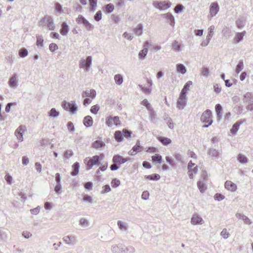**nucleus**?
Masks as SVG:
<instances>
[{
	"instance_id": "f8f14e48",
	"label": "nucleus",
	"mask_w": 253,
	"mask_h": 253,
	"mask_svg": "<svg viewBox=\"0 0 253 253\" xmlns=\"http://www.w3.org/2000/svg\"><path fill=\"white\" fill-rule=\"evenodd\" d=\"M100 157L99 156L96 155L93 156L90 160L88 162L86 167L87 169H92L93 166L100 164Z\"/></svg>"
},
{
	"instance_id": "39448f33",
	"label": "nucleus",
	"mask_w": 253,
	"mask_h": 253,
	"mask_svg": "<svg viewBox=\"0 0 253 253\" xmlns=\"http://www.w3.org/2000/svg\"><path fill=\"white\" fill-rule=\"evenodd\" d=\"M78 24H82L88 31L94 29V26L90 24L83 16L80 15L76 19Z\"/></svg>"
},
{
	"instance_id": "0e129e2a",
	"label": "nucleus",
	"mask_w": 253,
	"mask_h": 253,
	"mask_svg": "<svg viewBox=\"0 0 253 253\" xmlns=\"http://www.w3.org/2000/svg\"><path fill=\"white\" fill-rule=\"evenodd\" d=\"M56 11L59 14L63 12L61 4L58 2H56L55 4Z\"/></svg>"
},
{
	"instance_id": "6ab92c4d",
	"label": "nucleus",
	"mask_w": 253,
	"mask_h": 253,
	"mask_svg": "<svg viewBox=\"0 0 253 253\" xmlns=\"http://www.w3.org/2000/svg\"><path fill=\"white\" fill-rule=\"evenodd\" d=\"M69 31V27L67 23L64 22L61 24V28L60 30V34L63 36H67Z\"/></svg>"
},
{
	"instance_id": "3c124183",
	"label": "nucleus",
	"mask_w": 253,
	"mask_h": 253,
	"mask_svg": "<svg viewBox=\"0 0 253 253\" xmlns=\"http://www.w3.org/2000/svg\"><path fill=\"white\" fill-rule=\"evenodd\" d=\"M238 160L241 163H245L247 162L248 159L245 156H244L242 154H239L238 157Z\"/></svg>"
},
{
	"instance_id": "f03ea898",
	"label": "nucleus",
	"mask_w": 253,
	"mask_h": 253,
	"mask_svg": "<svg viewBox=\"0 0 253 253\" xmlns=\"http://www.w3.org/2000/svg\"><path fill=\"white\" fill-rule=\"evenodd\" d=\"M211 111L208 109L204 111L202 114L201 121L202 123L205 124L203 126V127H208L212 124L213 121L211 118Z\"/></svg>"
},
{
	"instance_id": "9b49d317",
	"label": "nucleus",
	"mask_w": 253,
	"mask_h": 253,
	"mask_svg": "<svg viewBox=\"0 0 253 253\" xmlns=\"http://www.w3.org/2000/svg\"><path fill=\"white\" fill-rule=\"evenodd\" d=\"M25 131V126L22 125L20 126L15 130V135L19 142L23 140V134Z\"/></svg>"
},
{
	"instance_id": "4c0bfd02",
	"label": "nucleus",
	"mask_w": 253,
	"mask_h": 253,
	"mask_svg": "<svg viewBox=\"0 0 253 253\" xmlns=\"http://www.w3.org/2000/svg\"><path fill=\"white\" fill-rule=\"evenodd\" d=\"M148 51V49L146 47H145L143 49L141 50L138 54L139 58L142 60L144 59L147 54Z\"/></svg>"
},
{
	"instance_id": "ddd939ff",
	"label": "nucleus",
	"mask_w": 253,
	"mask_h": 253,
	"mask_svg": "<svg viewBox=\"0 0 253 253\" xmlns=\"http://www.w3.org/2000/svg\"><path fill=\"white\" fill-rule=\"evenodd\" d=\"M64 242L69 245H74L76 243V238L74 236H66L63 237Z\"/></svg>"
},
{
	"instance_id": "4d7b16f0",
	"label": "nucleus",
	"mask_w": 253,
	"mask_h": 253,
	"mask_svg": "<svg viewBox=\"0 0 253 253\" xmlns=\"http://www.w3.org/2000/svg\"><path fill=\"white\" fill-rule=\"evenodd\" d=\"M229 235L226 228L223 229L220 233V235L225 239H227L229 237Z\"/></svg>"
},
{
	"instance_id": "864d4df0",
	"label": "nucleus",
	"mask_w": 253,
	"mask_h": 253,
	"mask_svg": "<svg viewBox=\"0 0 253 253\" xmlns=\"http://www.w3.org/2000/svg\"><path fill=\"white\" fill-rule=\"evenodd\" d=\"M139 87L141 89V90L145 94H150L151 91V89L149 87H146L143 86L142 85L139 84Z\"/></svg>"
},
{
	"instance_id": "ea45409f",
	"label": "nucleus",
	"mask_w": 253,
	"mask_h": 253,
	"mask_svg": "<svg viewBox=\"0 0 253 253\" xmlns=\"http://www.w3.org/2000/svg\"><path fill=\"white\" fill-rule=\"evenodd\" d=\"M115 138L118 142H121L123 139V133L121 131H116L115 133Z\"/></svg>"
},
{
	"instance_id": "c756f323",
	"label": "nucleus",
	"mask_w": 253,
	"mask_h": 253,
	"mask_svg": "<svg viewBox=\"0 0 253 253\" xmlns=\"http://www.w3.org/2000/svg\"><path fill=\"white\" fill-rule=\"evenodd\" d=\"M198 172L197 166L188 169V174L190 179H193L194 174H196Z\"/></svg>"
},
{
	"instance_id": "a211bd4d",
	"label": "nucleus",
	"mask_w": 253,
	"mask_h": 253,
	"mask_svg": "<svg viewBox=\"0 0 253 253\" xmlns=\"http://www.w3.org/2000/svg\"><path fill=\"white\" fill-rule=\"evenodd\" d=\"M96 91L94 89H90V90H85L82 93V97H91L92 98H95L96 96Z\"/></svg>"
},
{
	"instance_id": "052dcab7",
	"label": "nucleus",
	"mask_w": 253,
	"mask_h": 253,
	"mask_svg": "<svg viewBox=\"0 0 253 253\" xmlns=\"http://www.w3.org/2000/svg\"><path fill=\"white\" fill-rule=\"evenodd\" d=\"M133 151L140 152L142 150V146L140 145L139 142L137 141L136 145L133 147Z\"/></svg>"
},
{
	"instance_id": "a19ab883",
	"label": "nucleus",
	"mask_w": 253,
	"mask_h": 253,
	"mask_svg": "<svg viewBox=\"0 0 253 253\" xmlns=\"http://www.w3.org/2000/svg\"><path fill=\"white\" fill-rule=\"evenodd\" d=\"M244 68V62L242 60L239 61V63L236 66L235 72L237 74H239Z\"/></svg>"
},
{
	"instance_id": "7ed1b4c3",
	"label": "nucleus",
	"mask_w": 253,
	"mask_h": 253,
	"mask_svg": "<svg viewBox=\"0 0 253 253\" xmlns=\"http://www.w3.org/2000/svg\"><path fill=\"white\" fill-rule=\"evenodd\" d=\"M92 64V57L88 56L85 59L81 58L79 61V66L80 69H84L85 72H88Z\"/></svg>"
},
{
	"instance_id": "58836bf2",
	"label": "nucleus",
	"mask_w": 253,
	"mask_h": 253,
	"mask_svg": "<svg viewBox=\"0 0 253 253\" xmlns=\"http://www.w3.org/2000/svg\"><path fill=\"white\" fill-rule=\"evenodd\" d=\"M159 140L165 145L169 144L171 142V140L169 138L165 137H159Z\"/></svg>"
},
{
	"instance_id": "72a5a7b5",
	"label": "nucleus",
	"mask_w": 253,
	"mask_h": 253,
	"mask_svg": "<svg viewBox=\"0 0 253 253\" xmlns=\"http://www.w3.org/2000/svg\"><path fill=\"white\" fill-rule=\"evenodd\" d=\"M145 178L151 180H158L160 179V176L158 174L155 173L152 175H146Z\"/></svg>"
},
{
	"instance_id": "774afa93",
	"label": "nucleus",
	"mask_w": 253,
	"mask_h": 253,
	"mask_svg": "<svg viewBox=\"0 0 253 253\" xmlns=\"http://www.w3.org/2000/svg\"><path fill=\"white\" fill-rule=\"evenodd\" d=\"M73 155V153L72 152V150H66L64 152L63 156L65 158H69L71 157Z\"/></svg>"
},
{
	"instance_id": "680f3d73",
	"label": "nucleus",
	"mask_w": 253,
	"mask_h": 253,
	"mask_svg": "<svg viewBox=\"0 0 253 253\" xmlns=\"http://www.w3.org/2000/svg\"><path fill=\"white\" fill-rule=\"evenodd\" d=\"M231 33V30L227 27L224 28L222 30V34L226 37H229Z\"/></svg>"
},
{
	"instance_id": "a878e982",
	"label": "nucleus",
	"mask_w": 253,
	"mask_h": 253,
	"mask_svg": "<svg viewBox=\"0 0 253 253\" xmlns=\"http://www.w3.org/2000/svg\"><path fill=\"white\" fill-rule=\"evenodd\" d=\"M73 170L71 172L72 176H76L78 174L80 169V164L78 162L75 163L72 166Z\"/></svg>"
},
{
	"instance_id": "e2e57ef3",
	"label": "nucleus",
	"mask_w": 253,
	"mask_h": 253,
	"mask_svg": "<svg viewBox=\"0 0 253 253\" xmlns=\"http://www.w3.org/2000/svg\"><path fill=\"white\" fill-rule=\"evenodd\" d=\"M94 20L96 21H100L102 18V13L101 11H98L94 17Z\"/></svg>"
},
{
	"instance_id": "c03bdc74",
	"label": "nucleus",
	"mask_w": 253,
	"mask_h": 253,
	"mask_svg": "<svg viewBox=\"0 0 253 253\" xmlns=\"http://www.w3.org/2000/svg\"><path fill=\"white\" fill-rule=\"evenodd\" d=\"M114 9V6L112 3H109L105 6V10L107 13H111Z\"/></svg>"
},
{
	"instance_id": "79ce46f5",
	"label": "nucleus",
	"mask_w": 253,
	"mask_h": 253,
	"mask_svg": "<svg viewBox=\"0 0 253 253\" xmlns=\"http://www.w3.org/2000/svg\"><path fill=\"white\" fill-rule=\"evenodd\" d=\"M236 26L239 29L243 28L245 26V20L243 18H239L236 22Z\"/></svg>"
},
{
	"instance_id": "b1692460",
	"label": "nucleus",
	"mask_w": 253,
	"mask_h": 253,
	"mask_svg": "<svg viewBox=\"0 0 253 253\" xmlns=\"http://www.w3.org/2000/svg\"><path fill=\"white\" fill-rule=\"evenodd\" d=\"M83 123L85 126L90 127L92 125L93 120L90 116H87L84 118Z\"/></svg>"
},
{
	"instance_id": "de8ad7c7",
	"label": "nucleus",
	"mask_w": 253,
	"mask_h": 253,
	"mask_svg": "<svg viewBox=\"0 0 253 253\" xmlns=\"http://www.w3.org/2000/svg\"><path fill=\"white\" fill-rule=\"evenodd\" d=\"M19 54L21 57L24 58L28 55V52L27 49L23 48L19 50Z\"/></svg>"
},
{
	"instance_id": "8fccbe9b",
	"label": "nucleus",
	"mask_w": 253,
	"mask_h": 253,
	"mask_svg": "<svg viewBox=\"0 0 253 253\" xmlns=\"http://www.w3.org/2000/svg\"><path fill=\"white\" fill-rule=\"evenodd\" d=\"M120 181L117 179V178H114L113 179L112 181H111V186L113 187V188H117L120 185Z\"/></svg>"
},
{
	"instance_id": "aec40b11",
	"label": "nucleus",
	"mask_w": 253,
	"mask_h": 253,
	"mask_svg": "<svg viewBox=\"0 0 253 253\" xmlns=\"http://www.w3.org/2000/svg\"><path fill=\"white\" fill-rule=\"evenodd\" d=\"M246 32L245 31L241 33H237L234 38L235 42L238 43L242 41L244 37L245 36Z\"/></svg>"
},
{
	"instance_id": "603ef678",
	"label": "nucleus",
	"mask_w": 253,
	"mask_h": 253,
	"mask_svg": "<svg viewBox=\"0 0 253 253\" xmlns=\"http://www.w3.org/2000/svg\"><path fill=\"white\" fill-rule=\"evenodd\" d=\"M141 104L145 106L148 110H151V108H152V107L146 99H144L142 101Z\"/></svg>"
},
{
	"instance_id": "5fc2aeb1",
	"label": "nucleus",
	"mask_w": 253,
	"mask_h": 253,
	"mask_svg": "<svg viewBox=\"0 0 253 253\" xmlns=\"http://www.w3.org/2000/svg\"><path fill=\"white\" fill-rule=\"evenodd\" d=\"M184 6L182 4H177L174 9V12L176 13H180L184 9Z\"/></svg>"
},
{
	"instance_id": "338daca9",
	"label": "nucleus",
	"mask_w": 253,
	"mask_h": 253,
	"mask_svg": "<svg viewBox=\"0 0 253 253\" xmlns=\"http://www.w3.org/2000/svg\"><path fill=\"white\" fill-rule=\"evenodd\" d=\"M123 135L126 137V138H128L130 137L131 134V132L128 130L126 129H124L122 131Z\"/></svg>"
},
{
	"instance_id": "5701e85b",
	"label": "nucleus",
	"mask_w": 253,
	"mask_h": 253,
	"mask_svg": "<svg viewBox=\"0 0 253 253\" xmlns=\"http://www.w3.org/2000/svg\"><path fill=\"white\" fill-rule=\"evenodd\" d=\"M120 251L121 252V253H127L128 252L133 253L135 251V249L132 246H121L120 247Z\"/></svg>"
},
{
	"instance_id": "f3484780",
	"label": "nucleus",
	"mask_w": 253,
	"mask_h": 253,
	"mask_svg": "<svg viewBox=\"0 0 253 253\" xmlns=\"http://www.w3.org/2000/svg\"><path fill=\"white\" fill-rule=\"evenodd\" d=\"M9 85L14 88L18 86V80L16 75H13L9 79L8 82Z\"/></svg>"
},
{
	"instance_id": "2eb2a0df",
	"label": "nucleus",
	"mask_w": 253,
	"mask_h": 253,
	"mask_svg": "<svg viewBox=\"0 0 253 253\" xmlns=\"http://www.w3.org/2000/svg\"><path fill=\"white\" fill-rule=\"evenodd\" d=\"M162 16L167 19V22L170 26L174 27L175 24L174 18L171 13H167L166 14H162Z\"/></svg>"
},
{
	"instance_id": "423d86ee",
	"label": "nucleus",
	"mask_w": 253,
	"mask_h": 253,
	"mask_svg": "<svg viewBox=\"0 0 253 253\" xmlns=\"http://www.w3.org/2000/svg\"><path fill=\"white\" fill-rule=\"evenodd\" d=\"M153 5L160 10H165L171 6V3L169 1H155L153 2Z\"/></svg>"
},
{
	"instance_id": "c9c22d12",
	"label": "nucleus",
	"mask_w": 253,
	"mask_h": 253,
	"mask_svg": "<svg viewBox=\"0 0 253 253\" xmlns=\"http://www.w3.org/2000/svg\"><path fill=\"white\" fill-rule=\"evenodd\" d=\"M114 80L116 84L121 85L123 83V76L120 74H117L114 76Z\"/></svg>"
},
{
	"instance_id": "a18cd8bd",
	"label": "nucleus",
	"mask_w": 253,
	"mask_h": 253,
	"mask_svg": "<svg viewBox=\"0 0 253 253\" xmlns=\"http://www.w3.org/2000/svg\"><path fill=\"white\" fill-rule=\"evenodd\" d=\"M152 159L154 162H158L160 164L162 162V156L159 154H156L155 155L152 156Z\"/></svg>"
},
{
	"instance_id": "dca6fc26",
	"label": "nucleus",
	"mask_w": 253,
	"mask_h": 253,
	"mask_svg": "<svg viewBox=\"0 0 253 253\" xmlns=\"http://www.w3.org/2000/svg\"><path fill=\"white\" fill-rule=\"evenodd\" d=\"M224 186L226 189L231 192H234L237 190L236 185L231 181H226Z\"/></svg>"
},
{
	"instance_id": "f257e3e1",
	"label": "nucleus",
	"mask_w": 253,
	"mask_h": 253,
	"mask_svg": "<svg viewBox=\"0 0 253 253\" xmlns=\"http://www.w3.org/2000/svg\"><path fill=\"white\" fill-rule=\"evenodd\" d=\"M39 24L42 27H46L48 30L53 31L55 30V25L51 17L46 16L42 18L39 22Z\"/></svg>"
},
{
	"instance_id": "cd10ccee",
	"label": "nucleus",
	"mask_w": 253,
	"mask_h": 253,
	"mask_svg": "<svg viewBox=\"0 0 253 253\" xmlns=\"http://www.w3.org/2000/svg\"><path fill=\"white\" fill-rule=\"evenodd\" d=\"M133 32L137 36H141L143 33V25L141 24H139L133 29Z\"/></svg>"
},
{
	"instance_id": "0eeeda50",
	"label": "nucleus",
	"mask_w": 253,
	"mask_h": 253,
	"mask_svg": "<svg viewBox=\"0 0 253 253\" xmlns=\"http://www.w3.org/2000/svg\"><path fill=\"white\" fill-rule=\"evenodd\" d=\"M106 124L108 127H112L113 126H119L121 125V121L118 116H109L106 119Z\"/></svg>"
},
{
	"instance_id": "473e14b6",
	"label": "nucleus",
	"mask_w": 253,
	"mask_h": 253,
	"mask_svg": "<svg viewBox=\"0 0 253 253\" xmlns=\"http://www.w3.org/2000/svg\"><path fill=\"white\" fill-rule=\"evenodd\" d=\"M105 146V143L101 140H96L93 144V147L95 149L102 148Z\"/></svg>"
},
{
	"instance_id": "bf43d9fd",
	"label": "nucleus",
	"mask_w": 253,
	"mask_h": 253,
	"mask_svg": "<svg viewBox=\"0 0 253 253\" xmlns=\"http://www.w3.org/2000/svg\"><path fill=\"white\" fill-rule=\"evenodd\" d=\"M201 74L204 77H208L209 74V70L207 67L202 68L201 70Z\"/></svg>"
},
{
	"instance_id": "69168bd1",
	"label": "nucleus",
	"mask_w": 253,
	"mask_h": 253,
	"mask_svg": "<svg viewBox=\"0 0 253 253\" xmlns=\"http://www.w3.org/2000/svg\"><path fill=\"white\" fill-rule=\"evenodd\" d=\"M58 49V46L54 43H51L49 45V49L51 52H54Z\"/></svg>"
},
{
	"instance_id": "49530a36",
	"label": "nucleus",
	"mask_w": 253,
	"mask_h": 253,
	"mask_svg": "<svg viewBox=\"0 0 253 253\" xmlns=\"http://www.w3.org/2000/svg\"><path fill=\"white\" fill-rule=\"evenodd\" d=\"M79 223L84 227H87L89 225V222L85 218H81L79 221Z\"/></svg>"
},
{
	"instance_id": "6e6552de",
	"label": "nucleus",
	"mask_w": 253,
	"mask_h": 253,
	"mask_svg": "<svg viewBox=\"0 0 253 253\" xmlns=\"http://www.w3.org/2000/svg\"><path fill=\"white\" fill-rule=\"evenodd\" d=\"M219 10V7L218 3L216 2L211 3L210 7L209 17L212 18L215 16Z\"/></svg>"
},
{
	"instance_id": "37998d69",
	"label": "nucleus",
	"mask_w": 253,
	"mask_h": 253,
	"mask_svg": "<svg viewBox=\"0 0 253 253\" xmlns=\"http://www.w3.org/2000/svg\"><path fill=\"white\" fill-rule=\"evenodd\" d=\"M215 109L217 114V117L218 119L221 118V113L222 111L221 106L219 104H217L215 106Z\"/></svg>"
},
{
	"instance_id": "e433bc0d",
	"label": "nucleus",
	"mask_w": 253,
	"mask_h": 253,
	"mask_svg": "<svg viewBox=\"0 0 253 253\" xmlns=\"http://www.w3.org/2000/svg\"><path fill=\"white\" fill-rule=\"evenodd\" d=\"M176 70L178 72L182 74H184L186 72L185 67L182 64H177Z\"/></svg>"
},
{
	"instance_id": "2f4dec72",
	"label": "nucleus",
	"mask_w": 253,
	"mask_h": 253,
	"mask_svg": "<svg viewBox=\"0 0 253 253\" xmlns=\"http://www.w3.org/2000/svg\"><path fill=\"white\" fill-rule=\"evenodd\" d=\"M208 153L211 157L217 158L219 157L220 152L215 149L211 148L209 150Z\"/></svg>"
},
{
	"instance_id": "4be33fe9",
	"label": "nucleus",
	"mask_w": 253,
	"mask_h": 253,
	"mask_svg": "<svg viewBox=\"0 0 253 253\" xmlns=\"http://www.w3.org/2000/svg\"><path fill=\"white\" fill-rule=\"evenodd\" d=\"M183 45L176 41H174L172 43V48L175 51L179 52L181 51Z\"/></svg>"
},
{
	"instance_id": "6e6d98bb",
	"label": "nucleus",
	"mask_w": 253,
	"mask_h": 253,
	"mask_svg": "<svg viewBox=\"0 0 253 253\" xmlns=\"http://www.w3.org/2000/svg\"><path fill=\"white\" fill-rule=\"evenodd\" d=\"M43 40L42 36L37 37V45L38 46H43Z\"/></svg>"
},
{
	"instance_id": "9d476101",
	"label": "nucleus",
	"mask_w": 253,
	"mask_h": 253,
	"mask_svg": "<svg viewBox=\"0 0 253 253\" xmlns=\"http://www.w3.org/2000/svg\"><path fill=\"white\" fill-rule=\"evenodd\" d=\"M205 221L203 218L201 217L198 213L193 214L191 219V223L194 225H202Z\"/></svg>"
},
{
	"instance_id": "20e7f679",
	"label": "nucleus",
	"mask_w": 253,
	"mask_h": 253,
	"mask_svg": "<svg viewBox=\"0 0 253 253\" xmlns=\"http://www.w3.org/2000/svg\"><path fill=\"white\" fill-rule=\"evenodd\" d=\"M62 106L67 111H69L71 114H74L78 111V107L76 106L75 102H68L64 101L62 103Z\"/></svg>"
},
{
	"instance_id": "4468645a",
	"label": "nucleus",
	"mask_w": 253,
	"mask_h": 253,
	"mask_svg": "<svg viewBox=\"0 0 253 253\" xmlns=\"http://www.w3.org/2000/svg\"><path fill=\"white\" fill-rule=\"evenodd\" d=\"M128 160L126 158H124L119 155H115L113 158V162L115 164L121 165L127 162Z\"/></svg>"
},
{
	"instance_id": "bb28decb",
	"label": "nucleus",
	"mask_w": 253,
	"mask_h": 253,
	"mask_svg": "<svg viewBox=\"0 0 253 253\" xmlns=\"http://www.w3.org/2000/svg\"><path fill=\"white\" fill-rule=\"evenodd\" d=\"M243 100L245 103H252L253 102V95L251 93L247 92L244 95Z\"/></svg>"
},
{
	"instance_id": "09e8293b",
	"label": "nucleus",
	"mask_w": 253,
	"mask_h": 253,
	"mask_svg": "<svg viewBox=\"0 0 253 253\" xmlns=\"http://www.w3.org/2000/svg\"><path fill=\"white\" fill-rule=\"evenodd\" d=\"M90 10L94 11L95 10V7L97 4V0H89Z\"/></svg>"
},
{
	"instance_id": "f704fd0d",
	"label": "nucleus",
	"mask_w": 253,
	"mask_h": 253,
	"mask_svg": "<svg viewBox=\"0 0 253 253\" xmlns=\"http://www.w3.org/2000/svg\"><path fill=\"white\" fill-rule=\"evenodd\" d=\"M198 188L201 193H204L207 189V187L204 182L199 181L197 183Z\"/></svg>"
},
{
	"instance_id": "7c9ffc66",
	"label": "nucleus",
	"mask_w": 253,
	"mask_h": 253,
	"mask_svg": "<svg viewBox=\"0 0 253 253\" xmlns=\"http://www.w3.org/2000/svg\"><path fill=\"white\" fill-rule=\"evenodd\" d=\"M186 104V98H179L177 102V107L179 109H183Z\"/></svg>"
},
{
	"instance_id": "13d9d810",
	"label": "nucleus",
	"mask_w": 253,
	"mask_h": 253,
	"mask_svg": "<svg viewBox=\"0 0 253 253\" xmlns=\"http://www.w3.org/2000/svg\"><path fill=\"white\" fill-rule=\"evenodd\" d=\"M99 106L98 105H95L91 107L90 112L94 114H96L99 111Z\"/></svg>"
},
{
	"instance_id": "1a4fd4ad",
	"label": "nucleus",
	"mask_w": 253,
	"mask_h": 253,
	"mask_svg": "<svg viewBox=\"0 0 253 253\" xmlns=\"http://www.w3.org/2000/svg\"><path fill=\"white\" fill-rule=\"evenodd\" d=\"M214 30V27L213 26H211L208 28V34L206 37V39L201 42V45L202 46L204 47L208 45L211 38L213 36Z\"/></svg>"
},
{
	"instance_id": "412c9836",
	"label": "nucleus",
	"mask_w": 253,
	"mask_h": 253,
	"mask_svg": "<svg viewBox=\"0 0 253 253\" xmlns=\"http://www.w3.org/2000/svg\"><path fill=\"white\" fill-rule=\"evenodd\" d=\"M117 225L119 228L122 231L126 232L128 230V226L127 224L124 221L121 220L118 221Z\"/></svg>"
},
{
	"instance_id": "393cba45",
	"label": "nucleus",
	"mask_w": 253,
	"mask_h": 253,
	"mask_svg": "<svg viewBox=\"0 0 253 253\" xmlns=\"http://www.w3.org/2000/svg\"><path fill=\"white\" fill-rule=\"evenodd\" d=\"M245 122H246V120H244L242 122H237L236 123H235L233 125L232 128L230 130L231 132L233 134H236L240 126L242 124V123H244Z\"/></svg>"
},
{
	"instance_id": "c85d7f7f",
	"label": "nucleus",
	"mask_w": 253,
	"mask_h": 253,
	"mask_svg": "<svg viewBox=\"0 0 253 253\" xmlns=\"http://www.w3.org/2000/svg\"><path fill=\"white\" fill-rule=\"evenodd\" d=\"M48 116L50 118H56L59 116V112L53 108L48 112Z\"/></svg>"
}]
</instances>
